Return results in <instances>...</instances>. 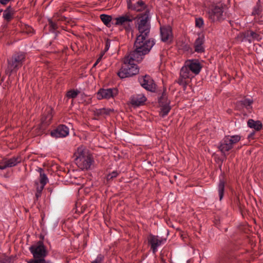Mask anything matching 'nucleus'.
Segmentation results:
<instances>
[{"mask_svg": "<svg viewBox=\"0 0 263 263\" xmlns=\"http://www.w3.org/2000/svg\"><path fill=\"white\" fill-rule=\"evenodd\" d=\"M74 156L76 157L75 162L81 170L89 168L93 162L91 155L82 146L78 148L77 151L74 153Z\"/></svg>", "mask_w": 263, "mask_h": 263, "instance_id": "obj_2", "label": "nucleus"}, {"mask_svg": "<svg viewBox=\"0 0 263 263\" xmlns=\"http://www.w3.org/2000/svg\"><path fill=\"white\" fill-rule=\"evenodd\" d=\"M253 103V100L248 98H245L242 100L238 102V104L241 105L243 107H245L247 109L250 110L251 109V105Z\"/></svg>", "mask_w": 263, "mask_h": 263, "instance_id": "obj_23", "label": "nucleus"}, {"mask_svg": "<svg viewBox=\"0 0 263 263\" xmlns=\"http://www.w3.org/2000/svg\"><path fill=\"white\" fill-rule=\"evenodd\" d=\"M14 11L13 9L10 7H8L6 10L4 11L3 17L7 22H9L13 18Z\"/></svg>", "mask_w": 263, "mask_h": 263, "instance_id": "obj_22", "label": "nucleus"}, {"mask_svg": "<svg viewBox=\"0 0 263 263\" xmlns=\"http://www.w3.org/2000/svg\"><path fill=\"white\" fill-rule=\"evenodd\" d=\"M29 250L35 259L29 261L28 263H51L50 261H46L44 258L47 254V251L45 248H29Z\"/></svg>", "mask_w": 263, "mask_h": 263, "instance_id": "obj_8", "label": "nucleus"}, {"mask_svg": "<svg viewBox=\"0 0 263 263\" xmlns=\"http://www.w3.org/2000/svg\"><path fill=\"white\" fill-rule=\"evenodd\" d=\"M40 183L41 184H43V185H45L48 182V179L46 175L43 173V170L42 168H40Z\"/></svg>", "mask_w": 263, "mask_h": 263, "instance_id": "obj_27", "label": "nucleus"}, {"mask_svg": "<svg viewBox=\"0 0 263 263\" xmlns=\"http://www.w3.org/2000/svg\"><path fill=\"white\" fill-rule=\"evenodd\" d=\"M118 173L117 171H113L111 173L109 174L107 176V180H110L117 177L118 175Z\"/></svg>", "mask_w": 263, "mask_h": 263, "instance_id": "obj_32", "label": "nucleus"}, {"mask_svg": "<svg viewBox=\"0 0 263 263\" xmlns=\"http://www.w3.org/2000/svg\"><path fill=\"white\" fill-rule=\"evenodd\" d=\"M80 91L79 90L72 89L67 91L66 96L68 98L74 99L77 97Z\"/></svg>", "mask_w": 263, "mask_h": 263, "instance_id": "obj_28", "label": "nucleus"}, {"mask_svg": "<svg viewBox=\"0 0 263 263\" xmlns=\"http://www.w3.org/2000/svg\"><path fill=\"white\" fill-rule=\"evenodd\" d=\"M160 36L162 41L171 43L173 39L172 29L170 26H163L160 27Z\"/></svg>", "mask_w": 263, "mask_h": 263, "instance_id": "obj_13", "label": "nucleus"}, {"mask_svg": "<svg viewBox=\"0 0 263 263\" xmlns=\"http://www.w3.org/2000/svg\"><path fill=\"white\" fill-rule=\"evenodd\" d=\"M134 20L133 16L129 13H126L115 18L116 26H121V29L125 30L126 32L129 33L132 31V22Z\"/></svg>", "mask_w": 263, "mask_h": 263, "instance_id": "obj_6", "label": "nucleus"}, {"mask_svg": "<svg viewBox=\"0 0 263 263\" xmlns=\"http://www.w3.org/2000/svg\"><path fill=\"white\" fill-rule=\"evenodd\" d=\"M42 192H36L35 194V196L37 198L40 197L41 196Z\"/></svg>", "mask_w": 263, "mask_h": 263, "instance_id": "obj_41", "label": "nucleus"}, {"mask_svg": "<svg viewBox=\"0 0 263 263\" xmlns=\"http://www.w3.org/2000/svg\"><path fill=\"white\" fill-rule=\"evenodd\" d=\"M170 102V101L167 99L166 93L163 92L159 99V103L161 107L160 115L162 117H164L170 112L171 109Z\"/></svg>", "mask_w": 263, "mask_h": 263, "instance_id": "obj_9", "label": "nucleus"}, {"mask_svg": "<svg viewBox=\"0 0 263 263\" xmlns=\"http://www.w3.org/2000/svg\"><path fill=\"white\" fill-rule=\"evenodd\" d=\"M32 247H33V246H32ZM35 247H44V246L43 242L39 241L37 246H36Z\"/></svg>", "mask_w": 263, "mask_h": 263, "instance_id": "obj_39", "label": "nucleus"}, {"mask_svg": "<svg viewBox=\"0 0 263 263\" xmlns=\"http://www.w3.org/2000/svg\"><path fill=\"white\" fill-rule=\"evenodd\" d=\"M247 124L248 127L254 128L256 131H259L262 127V124L259 120L254 121L253 119H249L248 121Z\"/></svg>", "mask_w": 263, "mask_h": 263, "instance_id": "obj_20", "label": "nucleus"}, {"mask_svg": "<svg viewBox=\"0 0 263 263\" xmlns=\"http://www.w3.org/2000/svg\"><path fill=\"white\" fill-rule=\"evenodd\" d=\"M127 5L128 9L136 11L137 12L147 10L146 5L141 0L138 1L136 4H133L130 0L127 1Z\"/></svg>", "mask_w": 263, "mask_h": 263, "instance_id": "obj_15", "label": "nucleus"}, {"mask_svg": "<svg viewBox=\"0 0 263 263\" xmlns=\"http://www.w3.org/2000/svg\"><path fill=\"white\" fill-rule=\"evenodd\" d=\"M202 67V65L198 60L192 59L186 60L181 69L183 71V73L190 74L193 77V74L196 76L200 73Z\"/></svg>", "mask_w": 263, "mask_h": 263, "instance_id": "obj_5", "label": "nucleus"}, {"mask_svg": "<svg viewBox=\"0 0 263 263\" xmlns=\"http://www.w3.org/2000/svg\"><path fill=\"white\" fill-rule=\"evenodd\" d=\"M254 135V133H253L251 134L248 136V138H250V137H252V136H253Z\"/></svg>", "mask_w": 263, "mask_h": 263, "instance_id": "obj_44", "label": "nucleus"}, {"mask_svg": "<svg viewBox=\"0 0 263 263\" xmlns=\"http://www.w3.org/2000/svg\"><path fill=\"white\" fill-rule=\"evenodd\" d=\"M104 260V256L102 254H99L96 258L91 262V263H102Z\"/></svg>", "mask_w": 263, "mask_h": 263, "instance_id": "obj_33", "label": "nucleus"}, {"mask_svg": "<svg viewBox=\"0 0 263 263\" xmlns=\"http://www.w3.org/2000/svg\"><path fill=\"white\" fill-rule=\"evenodd\" d=\"M141 85L145 89L154 92L156 90V84L149 76L145 75L139 78Z\"/></svg>", "mask_w": 263, "mask_h": 263, "instance_id": "obj_12", "label": "nucleus"}, {"mask_svg": "<svg viewBox=\"0 0 263 263\" xmlns=\"http://www.w3.org/2000/svg\"><path fill=\"white\" fill-rule=\"evenodd\" d=\"M110 111V109L103 108L97 110L96 111V114L98 116L107 115L109 114Z\"/></svg>", "mask_w": 263, "mask_h": 263, "instance_id": "obj_29", "label": "nucleus"}, {"mask_svg": "<svg viewBox=\"0 0 263 263\" xmlns=\"http://www.w3.org/2000/svg\"><path fill=\"white\" fill-rule=\"evenodd\" d=\"M35 185L36 186V192H42V191L44 189L45 185H43V184H41L40 185L39 183L37 181L35 182Z\"/></svg>", "mask_w": 263, "mask_h": 263, "instance_id": "obj_35", "label": "nucleus"}, {"mask_svg": "<svg viewBox=\"0 0 263 263\" xmlns=\"http://www.w3.org/2000/svg\"><path fill=\"white\" fill-rule=\"evenodd\" d=\"M100 19L105 26L108 27H111L112 17L110 15L104 14H101L100 15Z\"/></svg>", "mask_w": 263, "mask_h": 263, "instance_id": "obj_24", "label": "nucleus"}, {"mask_svg": "<svg viewBox=\"0 0 263 263\" xmlns=\"http://www.w3.org/2000/svg\"><path fill=\"white\" fill-rule=\"evenodd\" d=\"M240 139L239 135L226 136L220 141L218 148L223 155H226V153L231 150Z\"/></svg>", "mask_w": 263, "mask_h": 263, "instance_id": "obj_4", "label": "nucleus"}, {"mask_svg": "<svg viewBox=\"0 0 263 263\" xmlns=\"http://www.w3.org/2000/svg\"><path fill=\"white\" fill-rule=\"evenodd\" d=\"M261 11L260 7L259 5H256L253 8L252 12L253 15H258L260 13Z\"/></svg>", "mask_w": 263, "mask_h": 263, "instance_id": "obj_31", "label": "nucleus"}, {"mask_svg": "<svg viewBox=\"0 0 263 263\" xmlns=\"http://www.w3.org/2000/svg\"><path fill=\"white\" fill-rule=\"evenodd\" d=\"M0 263H10V261L8 259L4 258L0 260Z\"/></svg>", "mask_w": 263, "mask_h": 263, "instance_id": "obj_38", "label": "nucleus"}, {"mask_svg": "<svg viewBox=\"0 0 263 263\" xmlns=\"http://www.w3.org/2000/svg\"><path fill=\"white\" fill-rule=\"evenodd\" d=\"M52 119V115L51 113V110H49L48 111L47 114L42 118V122L45 125H48L50 124Z\"/></svg>", "mask_w": 263, "mask_h": 263, "instance_id": "obj_26", "label": "nucleus"}, {"mask_svg": "<svg viewBox=\"0 0 263 263\" xmlns=\"http://www.w3.org/2000/svg\"><path fill=\"white\" fill-rule=\"evenodd\" d=\"M49 25L51 31H54L58 28L57 24L51 20L49 21Z\"/></svg>", "mask_w": 263, "mask_h": 263, "instance_id": "obj_34", "label": "nucleus"}, {"mask_svg": "<svg viewBox=\"0 0 263 263\" xmlns=\"http://www.w3.org/2000/svg\"><path fill=\"white\" fill-rule=\"evenodd\" d=\"M146 100V97L143 94L140 93L132 97L130 102L132 105L139 106L143 105Z\"/></svg>", "mask_w": 263, "mask_h": 263, "instance_id": "obj_18", "label": "nucleus"}, {"mask_svg": "<svg viewBox=\"0 0 263 263\" xmlns=\"http://www.w3.org/2000/svg\"><path fill=\"white\" fill-rule=\"evenodd\" d=\"M223 10L222 7L213 6L208 11V17L212 23L221 22L223 20Z\"/></svg>", "mask_w": 263, "mask_h": 263, "instance_id": "obj_7", "label": "nucleus"}, {"mask_svg": "<svg viewBox=\"0 0 263 263\" xmlns=\"http://www.w3.org/2000/svg\"><path fill=\"white\" fill-rule=\"evenodd\" d=\"M153 248V252L154 253H155L156 252L158 251L157 248Z\"/></svg>", "mask_w": 263, "mask_h": 263, "instance_id": "obj_43", "label": "nucleus"}, {"mask_svg": "<svg viewBox=\"0 0 263 263\" xmlns=\"http://www.w3.org/2000/svg\"><path fill=\"white\" fill-rule=\"evenodd\" d=\"M109 46H110V42L108 40H107L105 43V47L104 49L105 52L107 51L108 50Z\"/></svg>", "mask_w": 263, "mask_h": 263, "instance_id": "obj_37", "label": "nucleus"}, {"mask_svg": "<svg viewBox=\"0 0 263 263\" xmlns=\"http://www.w3.org/2000/svg\"><path fill=\"white\" fill-rule=\"evenodd\" d=\"M135 28L138 33L134 44L135 49L123 59L122 67L118 72L121 79L132 77L139 72L136 63L140 62L143 56L148 53L155 44L154 41L148 38L151 28L148 10L137 16Z\"/></svg>", "mask_w": 263, "mask_h": 263, "instance_id": "obj_1", "label": "nucleus"}, {"mask_svg": "<svg viewBox=\"0 0 263 263\" xmlns=\"http://www.w3.org/2000/svg\"><path fill=\"white\" fill-rule=\"evenodd\" d=\"M69 132L68 127L65 125L61 124L51 132V135L55 138H63L68 136Z\"/></svg>", "mask_w": 263, "mask_h": 263, "instance_id": "obj_14", "label": "nucleus"}, {"mask_svg": "<svg viewBox=\"0 0 263 263\" xmlns=\"http://www.w3.org/2000/svg\"><path fill=\"white\" fill-rule=\"evenodd\" d=\"M244 38L246 39L250 43L252 41H260L262 39L261 35L251 30H248L243 33Z\"/></svg>", "mask_w": 263, "mask_h": 263, "instance_id": "obj_17", "label": "nucleus"}, {"mask_svg": "<svg viewBox=\"0 0 263 263\" xmlns=\"http://www.w3.org/2000/svg\"><path fill=\"white\" fill-rule=\"evenodd\" d=\"M118 93L116 88L100 89L97 93V98L99 100L109 99L116 96Z\"/></svg>", "mask_w": 263, "mask_h": 263, "instance_id": "obj_10", "label": "nucleus"}, {"mask_svg": "<svg viewBox=\"0 0 263 263\" xmlns=\"http://www.w3.org/2000/svg\"><path fill=\"white\" fill-rule=\"evenodd\" d=\"M42 192H36L35 194V196L37 198L40 197L41 196Z\"/></svg>", "mask_w": 263, "mask_h": 263, "instance_id": "obj_42", "label": "nucleus"}, {"mask_svg": "<svg viewBox=\"0 0 263 263\" xmlns=\"http://www.w3.org/2000/svg\"><path fill=\"white\" fill-rule=\"evenodd\" d=\"M9 0H0V3L3 5H6Z\"/></svg>", "mask_w": 263, "mask_h": 263, "instance_id": "obj_40", "label": "nucleus"}, {"mask_svg": "<svg viewBox=\"0 0 263 263\" xmlns=\"http://www.w3.org/2000/svg\"><path fill=\"white\" fill-rule=\"evenodd\" d=\"M204 40L203 36L198 37L194 44L195 51L197 53H202L204 52V47L203 46Z\"/></svg>", "mask_w": 263, "mask_h": 263, "instance_id": "obj_19", "label": "nucleus"}, {"mask_svg": "<svg viewBox=\"0 0 263 263\" xmlns=\"http://www.w3.org/2000/svg\"><path fill=\"white\" fill-rule=\"evenodd\" d=\"M225 183L224 181L221 179H220L218 185V192L219 197V200H221L223 197V193L224 190Z\"/></svg>", "mask_w": 263, "mask_h": 263, "instance_id": "obj_25", "label": "nucleus"}, {"mask_svg": "<svg viewBox=\"0 0 263 263\" xmlns=\"http://www.w3.org/2000/svg\"><path fill=\"white\" fill-rule=\"evenodd\" d=\"M204 24V21L202 18L198 17L196 18L195 20L196 27L201 28L203 27Z\"/></svg>", "mask_w": 263, "mask_h": 263, "instance_id": "obj_30", "label": "nucleus"}, {"mask_svg": "<svg viewBox=\"0 0 263 263\" xmlns=\"http://www.w3.org/2000/svg\"><path fill=\"white\" fill-rule=\"evenodd\" d=\"M32 29L31 28H29V31L30 32L31 31V30Z\"/></svg>", "mask_w": 263, "mask_h": 263, "instance_id": "obj_45", "label": "nucleus"}, {"mask_svg": "<svg viewBox=\"0 0 263 263\" xmlns=\"http://www.w3.org/2000/svg\"><path fill=\"white\" fill-rule=\"evenodd\" d=\"M103 56V53H102L100 57L98 58V59L97 60L96 62L95 63V64H93V67H95L96 66V65L101 61L102 60V58Z\"/></svg>", "mask_w": 263, "mask_h": 263, "instance_id": "obj_36", "label": "nucleus"}, {"mask_svg": "<svg viewBox=\"0 0 263 263\" xmlns=\"http://www.w3.org/2000/svg\"><path fill=\"white\" fill-rule=\"evenodd\" d=\"M147 240L151 247H159L163 245L166 240L165 238L152 234L148 236Z\"/></svg>", "mask_w": 263, "mask_h": 263, "instance_id": "obj_16", "label": "nucleus"}, {"mask_svg": "<svg viewBox=\"0 0 263 263\" xmlns=\"http://www.w3.org/2000/svg\"><path fill=\"white\" fill-rule=\"evenodd\" d=\"M182 69H181L180 71V76L178 79L177 81L178 84H179L181 86H183L184 87H186V79L192 78L191 75L186 74L185 73L182 72Z\"/></svg>", "mask_w": 263, "mask_h": 263, "instance_id": "obj_21", "label": "nucleus"}, {"mask_svg": "<svg viewBox=\"0 0 263 263\" xmlns=\"http://www.w3.org/2000/svg\"><path fill=\"white\" fill-rule=\"evenodd\" d=\"M26 60V54L23 52L14 54L11 58L8 60V66L6 73L10 77L13 72H16L23 65Z\"/></svg>", "mask_w": 263, "mask_h": 263, "instance_id": "obj_3", "label": "nucleus"}, {"mask_svg": "<svg viewBox=\"0 0 263 263\" xmlns=\"http://www.w3.org/2000/svg\"><path fill=\"white\" fill-rule=\"evenodd\" d=\"M22 161L20 156H14L9 159H4L0 162V170H4L7 167H12L17 165Z\"/></svg>", "mask_w": 263, "mask_h": 263, "instance_id": "obj_11", "label": "nucleus"}]
</instances>
